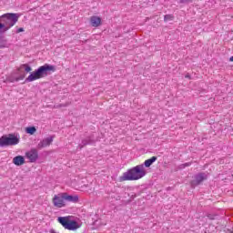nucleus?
<instances>
[{"instance_id": "nucleus-17", "label": "nucleus", "mask_w": 233, "mask_h": 233, "mask_svg": "<svg viewBox=\"0 0 233 233\" xmlns=\"http://www.w3.org/2000/svg\"><path fill=\"white\" fill-rule=\"evenodd\" d=\"M36 130L37 129H35V127H26V133L30 134L31 136H34V134H35Z\"/></svg>"}, {"instance_id": "nucleus-19", "label": "nucleus", "mask_w": 233, "mask_h": 233, "mask_svg": "<svg viewBox=\"0 0 233 233\" xmlns=\"http://www.w3.org/2000/svg\"><path fill=\"white\" fill-rule=\"evenodd\" d=\"M6 46H8L6 40H0V48H6Z\"/></svg>"}, {"instance_id": "nucleus-7", "label": "nucleus", "mask_w": 233, "mask_h": 233, "mask_svg": "<svg viewBox=\"0 0 233 233\" xmlns=\"http://www.w3.org/2000/svg\"><path fill=\"white\" fill-rule=\"evenodd\" d=\"M208 177V175H207V173H199L196 175L195 179L191 181L192 188H195V187H198V185H201V183L207 180Z\"/></svg>"}, {"instance_id": "nucleus-24", "label": "nucleus", "mask_w": 233, "mask_h": 233, "mask_svg": "<svg viewBox=\"0 0 233 233\" xmlns=\"http://www.w3.org/2000/svg\"><path fill=\"white\" fill-rule=\"evenodd\" d=\"M229 61H232V62H233V56H231V57L229 58Z\"/></svg>"}, {"instance_id": "nucleus-13", "label": "nucleus", "mask_w": 233, "mask_h": 233, "mask_svg": "<svg viewBox=\"0 0 233 233\" xmlns=\"http://www.w3.org/2000/svg\"><path fill=\"white\" fill-rule=\"evenodd\" d=\"M65 198L66 201H68L69 203H77V201H79L78 196H72L68 195L67 193H65Z\"/></svg>"}, {"instance_id": "nucleus-23", "label": "nucleus", "mask_w": 233, "mask_h": 233, "mask_svg": "<svg viewBox=\"0 0 233 233\" xmlns=\"http://www.w3.org/2000/svg\"><path fill=\"white\" fill-rule=\"evenodd\" d=\"M185 77L186 79H190V75H186Z\"/></svg>"}, {"instance_id": "nucleus-18", "label": "nucleus", "mask_w": 233, "mask_h": 233, "mask_svg": "<svg viewBox=\"0 0 233 233\" xmlns=\"http://www.w3.org/2000/svg\"><path fill=\"white\" fill-rule=\"evenodd\" d=\"M165 23H167V21H174V15H166L164 16Z\"/></svg>"}, {"instance_id": "nucleus-21", "label": "nucleus", "mask_w": 233, "mask_h": 233, "mask_svg": "<svg viewBox=\"0 0 233 233\" xmlns=\"http://www.w3.org/2000/svg\"><path fill=\"white\" fill-rule=\"evenodd\" d=\"M179 3H192V0H179Z\"/></svg>"}, {"instance_id": "nucleus-1", "label": "nucleus", "mask_w": 233, "mask_h": 233, "mask_svg": "<svg viewBox=\"0 0 233 233\" xmlns=\"http://www.w3.org/2000/svg\"><path fill=\"white\" fill-rule=\"evenodd\" d=\"M147 176V170H145V165H137L120 177V181H137V179H141Z\"/></svg>"}, {"instance_id": "nucleus-11", "label": "nucleus", "mask_w": 233, "mask_h": 233, "mask_svg": "<svg viewBox=\"0 0 233 233\" xmlns=\"http://www.w3.org/2000/svg\"><path fill=\"white\" fill-rule=\"evenodd\" d=\"M13 163L16 167H21L22 165H25V157L23 156H16L13 158Z\"/></svg>"}, {"instance_id": "nucleus-9", "label": "nucleus", "mask_w": 233, "mask_h": 233, "mask_svg": "<svg viewBox=\"0 0 233 233\" xmlns=\"http://www.w3.org/2000/svg\"><path fill=\"white\" fill-rule=\"evenodd\" d=\"M53 142L54 137H48L46 138H44L38 143L37 148H46V147H50V145H52Z\"/></svg>"}, {"instance_id": "nucleus-4", "label": "nucleus", "mask_w": 233, "mask_h": 233, "mask_svg": "<svg viewBox=\"0 0 233 233\" xmlns=\"http://www.w3.org/2000/svg\"><path fill=\"white\" fill-rule=\"evenodd\" d=\"M57 221L66 230L76 231L77 228H81V225L77 221L70 219V217H59Z\"/></svg>"}, {"instance_id": "nucleus-10", "label": "nucleus", "mask_w": 233, "mask_h": 233, "mask_svg": "<svg viewBox=\"0 0 233 233\" xmlns=\"http://www.w3.org/2000/svg\"><path fill=\"white\" fill-rule=\"evenodd\" d=\"M90 23H91V26L97 28V26H99L101 25V17L96 16V15L91 16Z\"/></svg>"}, {"instance_id": "nucleus-22", "label": "nucleus", "mask_w": 233, "mask_h": 233, "mask_svg": "<svg viewBox=\"0 0 233 233\" xmlns=\"http://www.w3.org/2000/svg\"><path fill=\"white\" fill-rule=\"evenodd\" d=\"M191 163H185L182 165L183 168H185V167H190Z\"/></svg>"}, {"instance_id": "nucleus-3", "label": "nucleus", "mask_w": 233, "mask_h": 233, "mask_svg": "<svg viewBox=\"0 0 233 233\" xmlns=\"http://www.w3.org/2000/svg\"><path fill=\"white\" fill-rule=\"evenodd\" d=\"M19 21V14L6 13L0 15V34L8 32Z\"/></svg>"}, {"instance_id": "nucleus-5", "label": "nucleus", "mask_w": 233, "mask_h": 233, "mask_svg": "<svg viewBox=\"0 0 233 233\" xmlns=\"http://www.w3.org/2000/svg\"><path fill=\"white\" fill-rule=\"evenodd\" d=\"M19 144V138L10 134L9 137L3 136L0 137V147H12Z\"/></svg>"}, {"instance_id": "nucleus-12", "label": "nucleus", "mask_w": 233, "mask_h": 233, "mask_svg": "<svg viewBox=\"0 0 233 233\" xmlns=\"http://www.w3.org/2000/svg\"><path fill=\"white\" fill-rule=\"evenodd\" d=\"M94 143H96V141L92 137H88L83 139L81 144H79L78 147L79 148H83L84 147H86V145H94Z\"/></svg>"}, {"instance_id": "nucleus-16", "label": "nucleus", "mask_w": 233, "mask_h": 233, "mask_svg": "<svg viewBox=\"0 0 233 233\" xmlns=\"http://www.w3.org/2000/svg\"><path fill=\"white\" fill-rule=\"evenodd\" d=\"M19 70H25L28 74L32 70V66H30L28 64H24L20 66Z\"/></svg>"}, {"instance_id": "nucleus-15", "label": "nucleus", "mask_w": 233, "mask_h": 233, "mask_svg": "<svg viewBox=\"0 0 233 233\" xmlns=\"http://www.w3.org/2000/svg\"><path fill=\"white\" fill-rule=\"evenodd\" d=\"M25 75H21L20 76L17 77H9V81L10 83H15L17 81H23V79H25Z\"/></svg>"}, {"instance_id": "nucleus-2", "label": "nucleus", "mask_w": 233, "mask_h": 233, "mask_svg": "<svg viewBox=\"0 0 233 233\" xmlns=\"http://www.w3.org/2000/svg\"><path fill=\"white\" fill-rule=\"evenodd\" d=\"M50 72H56V66L48 64H45L41 66L34 72L30 73L28 77L25 78V83H32L33 81H37V79H43V77H46Z\"/></svg>"}, {"instance_id": "nucleus-6", "label": "nucleus", "mask_w": 233, "mask_h": 233, "mask_svg": "<svg viewBox=\"0 0 233 233\" xmlns=\"http://www.w3.org/2000/svg\"><path fill=\"white\" fill-rule=\"evenodd\" d=\"M52 201L54 207L56 208H63L66 207L65 193H58L57 195H55Z\"/></svg>"}, {"instance_id": "nucleus-14", "label": "nucleus", "mask_w": 233, "mask_h": 233, "mask_svg": "<svg viewBox=\"0 0 233 233\" xmlns=\"http://www.w3.org/2000/svg\"><path fill=\"white\" fill-rule=\"evenodd\" d=\"M156 161H157V157H152L151 158H149L144 162V167L148 168V167H152V165H154V163H156Z\"/></svg>"}, {"instance_id": "nucleus-8", "label": "nucleus", "mask_w": 233, "mask_h": 233, "mask_svg": "<svg viewBox=\"0 0 233 233\" xmlns=\"http://www.w3.org/2000/svg\"><path fill=\"white\" fill-rule=\"evenodd\" d=\"M25 157L29 160V163H35L39 159V152L35 148L25 153Z\"/></svg>"}, {"instance_id": "nucleus-20", "label": "nucleus", "mask_w": 233, "mask_h": 233, "mask_svg": "<svg viewBox=\"0 0 233 233\" xmlns=\"http://www.w3.org/2000/svg\"><path fill=\"white\" fill-rule=\"evenodd\" d=\"M21 32H25V28L19 27L16 29V34H21Z\"/></svg>"}]
</instances>
